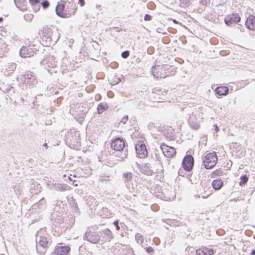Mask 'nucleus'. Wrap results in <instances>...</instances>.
Masks as SVG:
<instances>
[{
    "mask_svg": "<svg viewBox=\"0 0 255 255\" xmlns=\"http://www.w3.org/2000/svg\"><path fill=\"white\" fill-rule=\"evenodd\" d=\"M251 255H255V250H254L252 251Z\"/></svg>",
    "mask_w": 255,
    "mask_h": 255,
    "instance_id": "51",
    "label": "nucleus"
},
{
    "mask_svg": "<svg viewBox=\"0 0 255 255\" xmlns=\"http://www.w3.org/2000/svg\"><path fill=\"white\" fill-rule=\"evenodd\" d=\"M44 64L48 67L54 68L57 66V61L53 55H48L44 60Z\"/></svg>",
    "mask_w": 255,
    "mask_h": 255,
    "instance_id": "16",
    "label": "nucleus"
},
{
    "mask_svg": "<svg viewBox=\"0 0 255 255\" xmlns=\"http://www.w3.org/2000/svg\"><path fill=\"white\" fill-rule=\"evenodd\" d=\"M160 148L164 155L167 158L172 157L175 153V149L164 143L161 144Z\"/></svg>",
    "mask_w": 255,
    "mask_h": 255,
    "instance_id": "12",
    "label": "nucleus"
},
{
    "mask_svg": "<svg viewBox=\"0 0 255 255\" xmlns=\"http://www.w3.org/2000/svg\"><path fill=\"white\" fill-rule=\"evenodd\" d=\"M214 252L213 249H208L206 247L203 248L202 250L199 249L196 250V254L197 255H212Z\"/></svg>",
    "mask_w": 255,
    "mask_h": 255,
    "instance_id": "25",
    "label": "nucleus"
},
{
    "mask_svg": "<svg viewBox=\"0 0 255 255\" xmlns=\"http://www.w3.org/2000/svg\"><path fill=\"white\" fill-rule=\"evenodd\" d=\"M102 210H103V211H108V209L107 208H103Z\"/></svg>",
    "mask_w": 255,
    "mask_h": 255,
    "instance_id": "53",
    "label": "nucleus"
},
{
    "mask_svg": "<svg viewBox=\"0 0 255 255\" xmlns=\"http://www.w3.org/2000/svg\"><path fill=\"white\" fill-rule=\"evenodd\" d=\"M175 197V192L173 191L169 192L167 190L164 191L161 194L157 195V197L165 201H171L173 200Z\"/></svg>",
    "mask_w": 255,
    "mask_h": 255,
    "instance_id": "15",
    "label": "nucleus"
},
{
    "mask_svg": "<svg viewBox=\"0 0 255 255\" xmlns=\"http://www.w3.org/2000/svg\"><path fill=\"white\" fill-rule=\"evenodd\" d=\"M222 173V172L220 170H217L216 171H215L213 173L215 176H221Z\"/></svg>",
    "mask_w": 255,
    "mask_h": 255,
    "instance_id": "43",
    "label": "nucleus"
},
{
    "mask_svg": "<svg viewBox=\"0 0 255 255\" xmlns=\"http://www.w3.org/2000/svg\"><path fill=\"white\" fill-rule=\"evenodd\" d=\"M114 225L116 226L117 230H120V226L119 225V221L118 220L114 221Z\"/></svg>",
    "mask_w": 255,
    "mask_h": 255,
    "instance_id": "41",
    "label": "nucleus"
},
{
    "mask_svg": "<svg viewBox=\"0 0 255 255\" xmlns=\"http://www.w3.org/2000/svg\"><path fill=\"white\" fill-rule=\"evenodd\" d=\"M29 2L32 5H34L39 2V0H29Z\"/></svg>",
    "mask_w": 255,
    "mask_h": 255,
    "instance_id": "40",
    "label": "nucleus"
},
{
    "mask_svg": "<svg viewBox=\"0 0 255 255\" xmlns=\"http://www.w3.org/2000/svg\"><path fill=\"white\" fill-rule=\"evenodd\" d=\"M151 19V16L149 14H146L144 17V20L145 21H149Z\"/></svg>",
    "mask_w": 255,
    "mask_h": 255,
    "instance_id": "42",
    "label": "nucleus"
},
{
    "mask_svg": "<svg viewBox=\"0 0 255 255\" xmlns=\"http://www.w3.org/2000/svg\"><path fill=\"white\" fill-rule=\"evenodd\" d=\"M215 92L219 96H226L228 94L229 88L226 86H219L216 88Z\"/></svg>",
    "mask_w": 255,
    "mask_h": 255,
    "instance_id": "24",
    "label": "nucleus"
},
{
    "mask_svg": "<svg viewBox=\"0 0 255 255\" xmlns=\"http://www.w3.org/2000/svg\"><path fill=\"white\" fill-rule=\"evenodd\" d=\"M190 127L194 129H198L200 127V125L197 122V119H195V116L192 114L189 116L188 119Z\"/></svg>",
    "mask_w": 255,
    "mask_h": 255,
    "instance_id": "21",
    "label": "nucleus"
},
{
    "mask_svg": "<svg viewBox=\"0 0 255 255\" xmlns=\"http://www.w3.org/2000/svg\"><path fill=\"white\" fill-rule=\"evenodd\" d=\"M172 69H173V67L168 65H155L151 68V73L155 78H164L174 74Z\"/></svg>",
    "mask_w": 255,
    "mask_h": 255,
    "instance_id": "2",
    "label": "nucleus"
},
{
    "mask_svg": "<svg viewBox=\"0 0 255 255\" xmlns=\"http://www.w3.org/2000/svg\"><path fill=\"white\" fill-rule=\"evenodd\" d=\"M246 26L251 30H255V16L250 15L247 18L245 23Z\"/></svg>",
    "mask_w": 255,
    "mask_h": 255,
    "instance_id": "19",
    "label": "nucleus"
},
{
    "mask_svg": "<svg viewBox=\"0 0 255 255\" xmlns=\"http://www.w3.org/2000/svg\"><path fill=\"white\" fill-rule=\"evenodd\" d=\"M22 80L26 85L28 86L29 87H33L37 83V79L31 72L23 75Z\"/></svg>",
    "mask_w": 255,
    "mask_h": 255,
    "instance_id": "9",
    "label": "nucleus"
},
{
    "mask_svg": "<svg viewBox=\"0 0 255 255\" xmlns=\"http://www.w3.org/2000/svg\"><path fill=\"white\" fill-rule=\"evenodd\" d=\"M87 112V109L85 107H83V109H81V112L79 116H81L82 118L84 117L85 114Z\"/></svg>",
    "mask_w": 255,
    "mask_h": 255,
    "instance_id": "39",
    "label": "nucleus"
},
{
    "mask_svg": "<svg viewBox=\"0 0 255 255\" xmlns=\"http://www.w3.org/2000/svg\"><path fill=\"white\" fill-rule=\"evenodd\" d=\"M120 81H121V79L120 78H117L116 80H115L113 82H112L111 83V84L114 85L118 84Z\"/></svg>",
    "mask_w": 255,
    "mask_h": 255,
    "instance_id": "47",
    "label": "nucleus"
},
{
    "mask_svg": "<svg viewBox=\"0 0 255 255\" xmlns=\"http://www.w3.org/2000/svg\"><path fill=\"white\" fill-rule=\"evenodd\" d=\"M135 149L137 156L140 158H143L147 155V151L144 142L138 140L135 145Z\"/></svg>",
    "mask_w": 255,
    "mask_h": 255,
    "instance_id": "8",
    "label": "nucleus"
},
{
    "mask_svg": "<svg viewBox=\"0 0 255 255\" xmlns=\"http://www.w3.org/2000/svg\"><path fill=\"white\" fill-rule=\"evenodd\" d=\"M210 0H200V3H202L203 5H207L209 3Z\"/></svg>",
    "mask_w": 255,
    "mask_h": 255,
    "instance_id": "45",
    "label": "nucleus"
},
{
    "mask_svg": "<svg viewBox=\"0 0 255 255\" xmlns=\"http://www.w3.org/2000/svg\"><path fill=\"white\" fill-rule=\"evenodd\" d=\"M66 137L71 147L75 149L80 145V138L78 132L68 133L66 135Z\"/></svg>",
    "mask_w": 255,
    "mask_h": 255,
    "instance_id": "7",
    "label": "nucleus"
},
{
    "mask_svg": "<svg viewBox=\"0 0 255 255\" xmlns=\"http://www.w3.org/2000/svg\"><path fill=\"white\" fill-rule=\"evenodd\" d=\"M99 180L101 182L109 181L111 180V177L107 175H101L100 176Z\"/></svg>",
    "mask_w": 255,
    "mask_h": 255,
    "instance_id": "34",
    "label": "nucleus"
},
{
    "mask_svg": "<svg viewBox=\"0 0 255 255\" xmlns=\"http://www.w3.org/2000/svg\"><path fill=\"white\" fill-rule=\"evenodd\" d=\"M81 109H83V107L81 106L80 104L72 105L70 108V112L73 116H80L81 112Z\"/></svg>",
    "mask_w": 255,
    "mask_h": 255,
    "instance_id": "20",
    "label": "nucleus"
},
{
    "mask_svg": "<svg viewBox=\"0 0 255 255\" xmlns=\"http://www.w3.org/2000/svg\"><path fill=\"white\" fill-rule=\"evenodd\" d=\"M223 185V182L221 179L214 180L212 183L213 188L216 190H218L220 189Z\"/></svg>",
    "mask_w": 255,
    "mask_h": 255,
    "instance_id": "28",
    "label": "nucleus"
},
{
    "mask_svg": "<svg viewBox=\"0 0 255 255\" xmlns=\"http://www.w3.org/2000/svg\"><path fill=\"white\" fill-rule=\"evenodd\" d=\"M182 166L187 171H190L194 165V158L190 154L186 155L183 159Z\"/></svg>",
    "mask_w": 255,
    "mask_h": 255,
    "instance_id": "10",
    "label": "nucleus"
},
{
    "mask_svg": "<svg viewBox=\"0 0 255 255\" xmlns=\"http://www.w3.org/2000/svg\"><path fill=\"white\" fill-rule=\"evenodd\" d=\"M111 147L115 150L121 151L123 150V152H121L120 157L121 159L126 158L128 155V149L125 146V141L120 137L116 138L111 142Z\"/></svg>",
    "mask_w": 255,
    "mask_h": 255,
    "instance_id": "5",
    "label": "nucleus"
},
{
    "mask_svg": "<svg viewBox=\"0 0 255 255\" xmlns=\"http://www.w3.org/2000/svg\"><path fill=\"white\" fill-rule=\"evenodd\" d=\"M135 238L138 244L141 245L143 243V237L141 234L137 233L135 235Z\"/></svg>",
    "mask_w": 255,
    "mask_h": 255,
    "instance_id": "31",
    "label": "nucleus"
},
{
    "mask_svg": "<svg viewBox=\"0 0 255 255\" xmlns=\"http://www.w3.org/2000/svg\"><path fill=\"white\" fill-rule=\"evenodd\" d=\"M2 21V18H0V22Z\"/></svg>",
    "mask_w": 255,
    "mask_h": 255,
    "instance_id": "57",
    "label": "nucleus"
},
{
    "mask_svg": "<svg viewBox=\"0 0 255 255\" xmlns=\"http://www.w3.org/2000/svg\"><path fill=\"white\" fill-rule=\"evenodd\" d=\"M65 4L64 3H58L55 8V12L56 14L61 17H68L70 14L66 13L64 11Z\"/></svg>",
    "mask_w": 255,
    "mask_h": 255,
    "instance_id": "14",
    "label": "nucleus"
},
{
    "mask_svg": "<svg viewBox=\"0 0 255 255\" xmlns=\"http://www.w3.org/2000/svg\"><path fill=\"white\" fill-rule=\"evenodd\" d=\"M108 109V106L106 103H101L97 107L98 113L101 114Z\"/></svg>",
    "mask_w": 255,
    "mask_h": 255,
    "instance_id": "29",
    "label": "nucleus"
},
{
    "mask_svg": "<svg viewBox=\"0 0 255 255\" xmlns=\"http://www.w3.org/2000/svg\"><path fill=\"white\" fill-rule=\"evenodd\" d=\"M35 241L36 243V248L38 254L44 255L50 243L46 237L40 235V232H37L36 234Z\"/></svg>",
    "mask_w": 255,
    "mask_h": 255,
    "instance_id": "3",
    "label": "nucleus"
},
{
    "mask_svg": "<svg viewBox=\"0 0 255 255\" xmlns=\"http://www.w3.org/2000/svg\"><path fill=\"white\" fill-rule=\"evenodd\" d=\"M16 6L21 11L27 9L26 0H14Z\"/></svg>",
    "mask_w": 255,
    "mask_h": 255,
    "instance_id": "23",
    "label": "nucleus"
},
{
    "mask_svg": "<svg viewBox=\"0 0 255 255\" xmlns=\"http://www.w3.org/2000/svg\"><path fill=\"white\" fill-rule=\"evenodd\" d=\"M214 127H215V131L218 132L219 130L218 127L216 125H214Z\"/></svg>",
    "mask_w": 255,
    "mask_h": 255,
    "instance_id": "50",
    "label": "nucleus"
},
{
    "mask_svg": "<svg viewBox=\"0 0 255 255\" xmlns=\"http://www.w3.org/2000/svg\"><path fill=\"white\" fill-rule=\"evenodd\" d=\"M101 237L103 242H110L113 238L112 232L108 229L103 230L101 232Z\"/></svg>",
    "mask_w": 255,
    "mask_h": 255,
    "instance_id": "18",
    "label": "nucleus"
},
{
    "mask_svg": "<svg viewBox=\"0 0 255 255\" xmlns=\"http://www.w3.org/2000/svg\"><path fill=\"white\" fill-rule=\"evenodd\" d=\"M145 250L149 254L153 252V250L152 248H151L150 247H146L145 248Z\"/></svg>",
    "mask_w": 255,
    "mask_h": 255,
    "instance_id": "46",
    "label": "nucleus"
},
{
    "mask_svg": "<svg viewBox=\"0 0 255 255\" xmlns=\"http://www.w3.org/2000/svg\"><path fill=\"white\" fill-rule=\"evenodd\" d=\"M28 43L25 42L26 45L23 46L19 51V55L22 57H30L33 56L36 51L38 50V47L33 42L27 40Z\"/></svg>",
    "mask_w": 255,
    "mask_h": 255,
    "instance_id": "4",
    "label": "nucleus"
},
{
    "mask_svg": "<svg viewBox=\"0 0 255 255\" xmlns=\"http://www.w3.org/2000/svg\"><path fill=\"white\" fill-rule=\"evenodd\" d=\"M155 155H156V153H155ZM156 158H157V159L158 160H159V158L157 156V155H156Z\"/></svg>",
    "mask_w": 255,
    "mask_h": 255,
    "instance_id": "55",
    "label": "nucleus"
},
{
    "mask_svg": "<svg viewBox=\"0 0 255 255\" xmlns=\"http://www.w3.org/2000/svg\"><path fill=\"white\" fill-rule=\"evenodd\" d=\"M54 188L57 191H64L69 190V186L65 184H55Z\"/></svg>",
    "mask_w": 255,
    "mask_h": 255,
    "instance_id": "27",
    "label": "nucleus"
},
{
    "mask_svg": "<svg viewBox=\"0 0 255 255\" xmlns=\"http://www.w3.org/2000/svg\"><path fill=\"white\" fill-rule=\"evenodd\" d=\"M109 154V152L106 151H102L101 152L100 155H99L98 156L99 161L101 162H105V163H108V156Z\"/></svg>",
    "mask_w": 255,
    "mask_h": 255,
    "instance_id": "26",
    "label": "nucleus"
},
{
    "mask_svg": "<svg viewBox=\"0 0 255 255\" xmlns=\"http://www.w3.org/2000/svg\"><path fill=\"white\" fill-rule=\"evenodd\" d=\"M41 5L42 6L43 8H46L49 6V2L48 0H44L42 2Z\"/></svg>",
    "mask_w": 255,
    "mask_h": 255,
    "instance_id": "37",
    "label": "nucleus"
},
{
    "mask_svg": "<svg viewBox=\"0 0 255 255\" xmlns=\"http://www.w3.org/2000/svg\"><path fill=\"white\" fill-rule=\"evenodd\" d=\"M240 185L245 184L247 182L248 180V178L247 176V175H243L240 178Z\"/></svg>",
    "mask_w": 255,
    "mask_h": 255,
    "instance_id": "35",
    "label": "nucleus"
},
{
    "mask_svg": "<svg viewBox=\"0 0 255 255\" xmlns=\"http://www.w3.org/2000/svg\"><path fill=\"white\" fill-rule=\"evenodd\" d=\"M43 146H45L46 147H47V143H44L43 144Z\"/></svg>",
    "mask_w": 255,
    "mask_h": 255,
    "instance_id": "54",
    "label": "nucleus"
},
{
    "mask_svg": "<svg viewBox=\"0 0 255 255\" xmlns=\"http://www.w3.org/2000/svg\"><path fill=\"white\" fill-rule=\"evenodd\" d=\"M241 17L238 13H233L227 15L225 18V23L229 26H231L233 24L239 22Z\"/></svg>",
    "mask_w": 255,
    "mask_h": 255,
    "instance_id": "11",
    "label": "nucleus"
},
{
    "mask_svg": "<svg viewBox=\"0 0 255 255\" xmlns=\"http://www.w3.org/2000/svg\"><path fill=\"white\" fill-rule=\"evenodd\" d=\"M43 45L50 46L55 44L60 38V34L57 29L52 30L49 27H43L39 33Z\"/></svg>",
    "mask_w": 255,
    "mask_h": 255,
    "instance_id": "1",
    "label": "nucleus"
},
{
    "mask_svg": "<svg viewBox=\"0 0 255 255\" xmlns=\"http://www.w3.org/2000/svg\"><path fill=\"white\" fill-rule=\"evenodd\" d=\"M44 200V198H42L41 200L40 201H39V202H42L43 201V200Z\"/></svg>",
    "mask_w": 255,
    "mask_h": 255,
    "instance_id": "56",
    "label": "nucleus"
},
{
    "mask_svg": "<svg viewBox=\"0 0 255 255\" xmlns=\"http://www.w3.org/2000/svg\"><path fill=\"white\" fill-rule=\"evenodd\" d=\"M85 239L90 243L97 244L100 240V237L95 232L92 231H87Z\"/></svg>",
    "mask_w": 255,
    "mask_h": 255,
    "instance_id": "13",
    "label": "nucleus"
},
{
    "mask_svg": "<svg viewBox=\"0 0 255 255\" xmlns=\"http://www.w3.org/2000/svg\"><path fill=\"white\" fill-rule=\"evenodd\" d=\"M79 3L81 5V6H83L85 4V1L84 0H79Z\"/></svg>",
    "mask_w": 255,
    "mask_h": 255,
    "instance_id": "49",
    "label": "nucleus"
},
{
    "mask_svg": "<svg viewBox=\"0 0 255 255\" xmlns=\"http://www.w3.org/2000/svg\"><path fill=\"white\" fill-rule=\"evenodd\" d=\"M141 173L147 175H151L154 173L150 164L145 163L140 168Z\"/></svg>",
    "mask_w": 255,
    "mask_h": 255,
    "instance_id": "22",
    "label": "nucleus"
},
{
    "mask_svg": "<svg viewBox=\"0 0 255 255\" xmlns=\"http://www.w3.org/2000/svg\"><path fill=\"white\" fill-rule=\"evenodd\" d=\"M218 160L215 152L208 153L203 158L204 166L207 169L212 168L216 164Z\"/></svg>",
    "mask_w": 255,
    "mask_h": 255,
    "instance_id": "6",
    "label": "nucleus"
},
{
    "mask_svg": "<svg viewBox=\"0 0 255 255\" xmlns=\"http://www.w3.org/2000/svg\"><path fill=\"white\" fill-rule=\"evenodd\" d=\"M170 225H172L174 226H179L182 225V223L179 222L176 220H170L169 221Z\"/></svg>",
    "mask_w": 255,
    "mask_h": 255,
    "instance_id": "33",
    "label": "nucleus"
},
{
    "mask_svg": "<svg viewBox=\"0 0 255 255\" xmlns=\"http://www.w3.org/2000/svg\"><path fill=\"white\" fill-rule=\"evenodd\" d=\"M123 177L125 179V182H126L130 181L132 178V175L130 172L124 173Z\"/></svg>",
    "mask_w": 255,
    "mask_h": 255,
    "instance_id": "30",
    "label": "nucleus"
},
{
    "mask_svg": "<svg viewBox=\"0 0 255 255\" xmlns=\"http://www.w3.org/2000/svg\"><path fill=\"white\" fill-rule=\"evenodd\" d=\"M96 203L97 201L95 198H94L93 197H88V199H87V204L89 206H91L94 204H96Z\"/></svg>",
    "mask_w": 255,
    "mask_h": 255,
    "instance_id": "32",
    "label": "nucleus"
},
{
    "mask_svg": "<svg viewBox=\"0 0 255 255\" xmlns=\"http://www.w3.org/2000/svg\"><path fill=\"white\" fill-rule=\"evenodd\" d=\"M73 203H71V205L73 207V210H74V212H78V205L76 203H75V201L73 200Z\"/></svg>",
    "mask_w": 255,
    "mask_h": 255,
    "instance_id": "36",
    "label": "nucleus"
},
{
    "mask_svg": "<svg viewBox=\"0 0 255 255\" xmlns=\"http://www.w3.org/2000/svg\"><path fill=\"white\" fill-rule=\"evenodd\" d=\"M129 55V51L126 50L122 52V57L124 58H127Z\"/></svg>",
    "mask_w": 255,
    "mask_h": 255,
    "instance_id": "38",
    "label": "nucleus"
},
{
    "mask_svg": "<svg viewBox=\"0 0 255 255\" xmlns=\"http://www.w3.org/2000/svg\"><path fill=\"white\" fill-rule=\"evenodd\" d=\"M128 120V116H126L123 118L122 120L121 121V122L123 124H125L126 122H127Z\"/></svg>",
    "mask_w": 255,
    "mask_h": 255,
    "instance_id": "44",
    "label": "nucleus"
},
{
    "mask_svg": "<svg viewBox=\"0 0 255 255\" xmlns=\"http://www.w3.org/2000/svg\"><path fill=\"white\" fill-rule=\"evenodd\" d=\"M70 251V248L68 246H57L54 251L55 255H66Z\"/></svg>",
    "mask_w": 255,
    "mask_h": 255,
    "instance_id": "17",
    "label": "nucleus"
},
{
    "mask_svg": "<svg viewBox=\"0 0 255 255\" xmlns=\"http://www.w3.org/2000/svg\"><path fill=\"white\" fill-rule=\"evenodd\" d=\"M209 195V194H207V195H203L202 198L204 199L208 197Z\"/></svg>",
    "mask_w": 255,
    "mask_h": 255,
    "instance_id": "52",
    "label": "nucleus"
},
{
    "mask_svg": "<svg viewBox=\"0 0 255 255\" xmlns=\"http://www.w3.org/2000/svg\"><path fill=\"white\" fill-rule=\"evenodd\" d=\"M10 67H11L10 68H11V71L12 72L13 70H14V69L16 68V64L14 63H13L12 64H11Z\"/></svg>",
    "mask_w": 255,
    "mask_h": 255,
    "instance_id": "48",
    "label": "nucleus"
}]
</instances>
